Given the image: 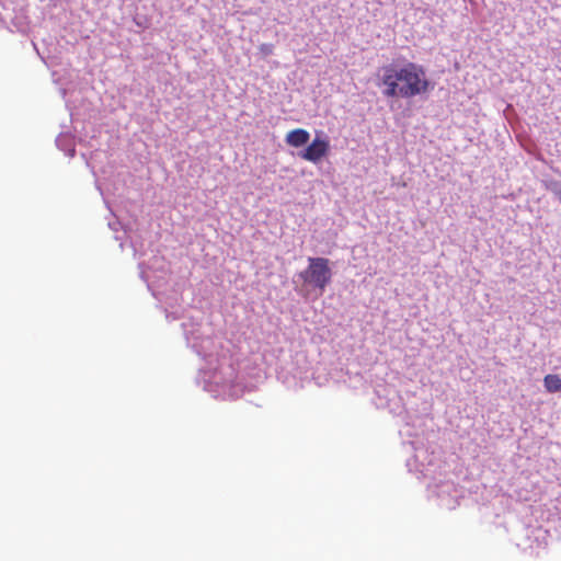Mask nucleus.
Wrapping results in <instances>:
<instances>
[{
  "label": "nucleus",
  "instance_id": "nucleus-2",
  "mask_svg": "<svg viewBox=\"0 0 561 561\" xmlns=\"http://www.w3.org/2000/svg\"><path fill=\"white\" fill-rule=\"evenodd\" d=\"M308 263V267L299 276L306 284L319 288L322 294L332 277L330 261L325 257H309Z\"/></svg>",
  "mask_w": 561,
  "mask_h": 561
},
{
  "label": "nucleus",
  "instance_id": "nucleus-6",
  "mask_svg": "<svg viewBox=\"0 0 561 561\" xmlns=\"http://www.w3.org/2000/svg\"><path fill=\"white\" fill-rule=\"evenodd\" d=\"M553 193H554V195L557 196V198L559 199V202L561 203V185L557 186V187L553 190Z\"/></svg>",
  "mask_w": 561,
  "mask_h": 561
},
{
  "label": "nucleus",
  "instance_id": "nucleus-1",
  "mask_svg": "<svg viewBox=\"0 0 561 561\" xmlns=\"http://www.w3.org/2000/svg\"><path fill=\"white\" fill-rule=\"evenodd\" d=\"M381 70L383 95L387 98L412 99L431 89L424 68L414 62H407L402 67L387 65Z\"/></svg>",
  "mask_w": 561,
  "mask_h": 561
},
{
  "label": "nucleus",
  "instance_id": "nucleus-5",
  "mask_svg": "<svg viewBox=\"0 0 561 561\" xmlns=\"http://www.w3.org/2000/svg\"><path fill=\"white\" fill-rule=\"evenodd\" d=\"M543 386L546 390L550 393H556L561 391V378L559 375L549 374L543 378Z\"/></svg>",
  "mask_w": 561,
  "mask_h": 561
},
{
  "label": "nucleus",
  "instance_id": "nucleus-3",
  "mask_svg": "<svg viewBox=\"0 0 561 561\" xmlns=\"http://www.w3.org/2000/svg\"><path fill=\"white\" fill-rule=\"evenodd\" d=\"M330 151L328 138L316 137L308 147L299 153V157L312 163H318Z\"/></svg>",
  "mask_w": 561,
  "mask_h": 561
},
{
  "label": "nucleus",
  "instance_id": "nucleus-4",
  "mask_svg": "<svg viewBox=\"0 0 561 561\" xmlns=\"http://www.w3.org/2000/svg\"><path fill=\"white\" fill-rule=\"evenodd\" d=\"M310 134L304 128H296L287 133L285 141L288 146L299 148L308 144Z\"/></svg>",
  "mask_w": 561,
  "mask_h": 561
}]
</instances>
